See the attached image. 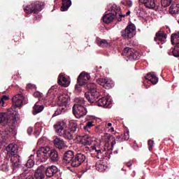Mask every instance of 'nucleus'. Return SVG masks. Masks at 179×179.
I'll use <instances>...</instances> for the list:
<instances>
[{"instance_id": "obj_1", "label": "nucleus", "mask_w": 179, "mask_h": 179, "mask_svg": "<svg viewBox=\"0 0 179 179\" xmlns=\"http://www.w3.org/2000/svg\"><path fill=\"white\" fill-rule=\"evenodd\" d=\"M86 155L83 152H78L76 155L72 150L67 151L63 157V162L66 164H71L72 167H79L82 163H85Z\"/></svg>"}, {"instance_id": "obj_2", "label": "nucleus", "mask_w": 179, "mask_h": 179, "mask_svg": "<svg viewBox=\"0 0 179 179\" xmlns=\"http://www.w3.org/2000/svg\"><path fill=\"white\" fill-rule=\"evenodd\" d=\"M7 156L11 158V163L13 169H17L21 164L20 157L17 155L19 147L17 144L10 143L6 148Z\"/></svg>"}, {"instance_id": "obj_3", "label": "nucleus", "mask_w": 179, "mask_h": 179, "mask_svg": "<svg viewBox=\"0 0 179 179\" xmlns=\"http://www.w3.org/2000/svg\"><path fill=\"white\" fill-rule=\"evenodd\" d=\"M86 101L83 98H76L75 104L73 106V113L76 118H82L87 114V108L85 104Z\"/></svg>"}, {"instance_id": "obj_4", "label": "nucleus", "mask_w": 179, "mask_h": 179, "mask_svg": "<svg viewBox=\"0 0 179 179\" xmlns=\"http://www.w3.org/2000/svg\"><path fill=\"white\" fill-rule=\"evenodd\" d=\"M87 88L88 92L85 94L87 100L89 103H94L100 96V92L97 90V85L95 83H88Z\"/></svg>"}, {"instance_id": "obj_5", "label": "nucleus", "mask_w": 179, "mask_h": 179, "mask_svg": "<svg viewBox=\"0 0 179 179\" xmlns=\"http://www.w3.org/2000/svg\"><path fill=\"white\" fill-rule=\"evenodd\" d=\"M110 12L103 17V21L108 24L111 23L115 17L121 16V8L115 4L111 6Z\"/></svg>"}, {"instance_id": "obj_6", "label": "nucleus", "mask_w": 179, "mask_h": 179, "mask_svg": "<svg viewBox=\"0 0 179 179\" xmlns=\"http://www.w3.org/2000/svg\"><path fill=\"white\" fill-rule=\"evenodd\" d=\"M44 173H45V166L41 165L37 169L33 176L24 178V173H22L18 176H14L13 179H42L45 177Z\"/></svg>"}, {"instance_id": "obj_7", "label": "nucleus", "mask_w": 179, "mask_h": 179, "mask_svg": "<svg viewBox=\"0 0 179 179\" xmlns=\"http://www.w3.org/2000/svg\"><path fill=\"white\" fill-rule=\"evenodd\" d=\"M44 7V4H43L40 1H36L32 3L29 6H27L24 10L25 13L30 14V13H38L43 10V8Z\"/></svg>"}, {"instance_id": "obj_8", "label": "nucleus", "mask_w": 179, "mask_h": 179, "mask_svg": "<svg viewBox=\"0 0 179 179\" xmlns=\"http://www.w3.org/2000/svg\"><path fill=\"white\" fill-rule=\"evenodd\" d=\"M77 128L76 124H73L70 127L64 129L60 136L68 141H72L73 139V134H75Z\"/></svg>"}, {"instance_id": "obj_9", "label": "nucleus", "mask_w": 179, "mask_h": 179, "mask_svg": "<svg viewBox=\"0 0 179 179\" xmlns=\"http://www.w3.org/2000/svg\"><path fill=\"white\" fill-rule=\"evenodd\" d=\"M171 41L172 45H175L172 54L176 58H179V33L173 34L171 36Z\"/></svg>"}, {"instance_id": "obj_10", "label": "nucleus", "mask_w": 179, "mask_h": 179, "mask_svg": "<svg viewBox=\"0 0 179 179\" xmlns=\"http://www.w3.org/2000/svg\"><path fill=\"white\" fill-rule=\"evenodd\" d=\"M136 34V28L135 24L128 25L126 29L122 31V37L124 38H132Z\"/></svg>"}, {"instance_id": "obj_11", "label": "nucleus", "mask_w": 179, "mask_h": 179, "mask_svg": "<svg viewBox=\"0 0 179 179\" xmlns=\"http://www.w3.org/2000/svg\"><path fill=\"white\" fill-rule=\"evenodd\" d=\"M13 106L22 108L23 104H27V101L24 98V96L22 94H18L14 96L12 99Z\"/></svg>"}, {"instance_id": "obj_12", "label": "nucleus", "mask_w": 179, "mask_h": 179, "mask_svg": "<svg viewBox=\"0 0 179 179\" xmlns=\"http://www.w3.org/2000/svg\"><path fill=\"white\" fill-rule=\"evenodd\" d=\"M101 141L104 143L106 148H108L110 146V141L111 148H114V145L116 143L115 138L108 134L102 136Z\"/></svg>"}, {"instance_id": "obj_13", "label": "nucleus", "mask_w": 179, "mask_h": 179, "mask_svg": "<svg viewBox=\"0 0 179 179\" xmlns=\"http://www.w3.org/2000/svg\"><path fill=\"white\" fill-rule=\"evenodd\" d=\"M77 141L81 143V145H84V146H90L92 143H93V138L87 134L84 136H78Z\"/></svg>"}, {"instance_id": "obj_14", "label": "nucleus", "mask_w": 179, "mask_h": 179, "mask_svg": "<svg viewBox=\"0 0 179 179\" xmlns=\"http://www.w3.org/2000/svg\"><path fill=\"white\" fill-rule=\"evenodd\" d=\"M123 55L125 57H127L129 59H139V57H138V52H136L135 50L130 48H126L124 49Z\"/></svg>"}, {"instance_id": "obj_15", "label": "nucleus", "mask_w": 179, "mask_h": 179, "mask_svg": "<svg viewBox=\"0 0 179 179\" xmlns=\"http://www.w3.org/2000/svg\"><path fill=\"white\" fill-rule=\"evenodd\" d=\"M58 104L60 107L64 106V107H68L69 106V96L66 94H61V91L58 95Z\"/></svg>"}, {"instance_id": "obj_16", "label": "nucleus", "mask_w": 179, "mask_h": 179, "mask_svg": "<svg viewBox=\"0 0 179 179\" xmlns=\"http://www.w3.org/2000/svg\"><path fill=\"white\" fill-rule=\"evenodd\" d=\"M167 38V34L164 33L163 31H158L155 37L154 38L155 41H156L157 44H164L166 43Z\"/></svg>"}, {"instance_id": "obj_17", "label": "nucleus", "mask_w": 179, "mask_h": 179, "mask_svg": "<svg viewBox=\"0 0 179 179\" xmlns=\"http://www.w3.org/2000/svg\"><path fill=\"white\" fill-rule=\"evenodd\" d=\"M96 82L98 85H100L105 89H111V87H114V83L111 80L106 78H98Z\"/></svg>"}, {"instance_id": "obj_18", "label": "nucleus", "mask_w": 179, "mask_h": 179, "mask_svg": "<svg viewBox=\"0 0 179 179\" xmlns=\"http://www.w3.org/2000/svg\"><path fill=\"white\" fill-rule=\"evenodd\" d=\"M90 74L83 71L79 75L77 79V82L80 85H87V80H90Z\"/></svg>"}, {"instance_id": "obj_19", "label": "nucleus", "mask_w": 179, "mask_h": 179, "mask_svg": "<svg viewBox=\"0 0 179 179\" xmlns=\"http://www.w3.org/2000/svg\"><path fill=\"white\" fill-rule=\"evenodd\" d=\"M98 106L99 107H104L108 108L111 106V99L110 96H103L98 100Z\"/></svg>"}, {"instance_id": "obj_20", "label": "nucleus", "mask_w": 179, "mask_h": 179, "mask_svg": "<svg viewBox=\"0 0 179 179\" xmlns=\"http://www.w3.org/2000/svg\"><path fill=\"white\" fill-rule=\"evenodd\" d=\"M65 127H66V124L62 121L58 122L54 125V128L57 135L61 136L62 132H64V129H65Z\"/></svg>"}, {"instance_id": "obj_21", "label": "nucleus", "mask_w": 179, "mask_h": 179, "mask_svg": "<svg viewBox=\"0 0 179 179\" xmlns=\"http://www.w3.org/2000/svg\"><path fill=\"white\" fill-rule=\"evenodd\" d=\"M59 170L56 166H50L46 169L45 173L46 174V177L51 178L54 177L57 173H58Z\"/></svg>"}, {"instance_id": "obj_22", "label": "nucleus", "mask_w": 179, "mask_h": 179, "mask_svg": "<svg viewBox=\"0 0 179 179\" xmlns=\"http://www.w3.org/2000/svg\"><path fill=\"white\" fill-rule=\"evenodd\" d=\"M53 143L57 149L61 150L66 147V143H65L64 139L61 138H55V140L53 141Z\"/></svg>"}, {"instance_id": "obj_23", "label": "nucleus", "mask_w": 179, "mask_h": 179, "mask_svg": "<svg viewBox=\"0 0 179 179\" xmlns=\"http://www.w3.org/2000/svg\"><path fill=\"white\" fill-rule=\"evenodd\" d=\"M139 3H143L145 8L148 9H153L156 8V3L155 0H138Z\"/></svg>"}, {"instance_id": "obj_24", "label": "nucleus", "mask_w": 179, "mask_h": 179, "mask_svg": "<svg viewBox=\"0 0 179 179\" xmlns=\"http://www.w3.org/2000/svg\"><path fill=\"white\" fill-rule=\"evenodd\" d=\"M57 83L64 87H68L70 85L69 80H68V79H66L62 74L59 75Z\"/></svg>"}, {"instance_id": "obj_25", "label": "nucleus", "mask_w": 179, "mask_h": 179, "mask_svg": "<svg viewBox=\"0 0 179 179\" xmlns=\"http://www.w3.org/2000/svg\"><path fill=\"white\" fill-rule=\"evenodd\" d=\"M146 80H149L151 82L152 85H156L157 82H159V78L156 76V73L155 72H151L147 74L145 77Z\"/></svg>"}, {"instance_id": "obj_26", "label": "nucleus", "mask_w": 179, "mask_h": 179, "mask_svg": "<svg viewBox=\"0 0 179 179\" xmlns=\"http://www.w3.org/2000/svg\"><path fill=\"white\" fill-rule=\"evenodd\" d=\"M16 106H12L10 108L8 109L6 114H7V116L9 117L10 115L13 119H16L17 116L19 115V113H17V110H16Z\"/></svg>"}, {"instance_id": "obj_27", "label": "nucleus", "mask_w": 179, "mask_h": 179, "mask_svg": "<svg viewBox=\"0 0 179 179\" xmlns=\"http://www.w3.org/2000/svg\"><path fill=\"white\" fill-rule=\"evenodd\" d=\"M44 110V106L40 102H36L34 106L33 115H37V114L41 113Z\"/></svg>"}, {"instance_id": "obj_28", "label": "nucleus", "mask_w": 179, "mask_h": 179, "mask_svg": "<svg viewBox=\"0 0 179 179\" xmlns=\"http://www.w3.org/2000/svg\"><path fill=\"white\" fill-rule=\"evenodd\" d=\"M49 156L50 157L51 161L53 162V163H57V162L59 160V155H58V152H57V150H51Z\"/></svg>"}, {"instance_id": "obj_29", "label": "nucleus", "mask_w": 179, "mask_h": 179, "mask_svg": "<svg viewBox=\"0 0 179 179\" xmlns=\"http://www.w3.org/2000/svg\"><path fill=\"white\" fill-rule=\"evenodd\" d=\"M71 5H72V1L71 0H63L60 10L62 12L66 11L68 9H69Z\"/></svg>"}, {"instance_id": "obj_30", "label": "nucleus", "mask_w": 179, "mask_h": 179, "mask_svg": "<svg viewBox=\"0 0 179 179\" xmlns=\"http://www.w3.org/2000/svg\"><path fill=\"white\" fill-rule=\"evenodd\" d=\"M10 120V117L8 116V113H0V124L2 125L6 124L8 121Z\"/></svg>"}, {"instance_id": "obj_31", "label": "nucleus", "mask_w": 179, "mask_h": 179, "mask_svg": "<svg viewBox=\"0 0 179 179\" xmlns=\"http://www.w3.org/2000/svg\"><path fill=\"white\" fill-rule=\"evenodd\" d=\"M179 12V3H174L169 7L171 15H176Z\"/></svg>"}, {"instance_id": "obj_32", "label": "nucleus", "mask_w": 179, "mask_h": 179, "mask_svg": "<svg viewBox=\"0 0 179 179\" xmlns=\"http://www.w3.org/2000/svg\"><path fill=\"white\" fill-rule=\"evenodd\" d=\"M48 152H50V148L48 147H41L36 152V155H46L48 156Z\"/></svg>"}, {"instance_id": "obj_33", "label": "nucleus", "mask_w": 179, "mask_h": 179, "mask_svg": "<svg viewBox=\"0 0 179 179\" xmlns=\"http://www.w3.org/2000/svg\"><path fill=\"white\" fill-rule=\"evenodd\" d=\"M96 43L99 45V47H108V45H110V43H108L106 39L97 38Z\"/></svg>"}, {"instance_id": "obj_34", "label": "nucleus", "mask_w": 179, "mask_h": 179, "mask_svg": "<svg viewBox=\"0 0 179 179\" xmlns=\"http://www.w3.org/2000/svg\"><path fill=\"white\" fill-rule=\"evenodd\" d=\"M12 133L9 129H6L4 131H1V138L3 139H8Z\"/></svg>"}, {"instance_id": "obj_35", "label": "nucleus", "mask_w": 179, "mask_h": 179, "mask_svg": "<svg viewBox=\"0 0 179 179\" xmlns=\"http://www.w3.org/2000/svg\"><path fill=\"white\" fill-rule=\"evenodd\" d=\"M136 12L137 16L139 17H143L145 16V9L142 7H138V8H136Z\"/></svg>"}, {"instance_id": "obj_36", "label": "nucleus", "mask_w": 179, "mask_h": 179, "mask_svg": "<svg viewBox=\"0 0 179 179\" xmlns=\"http://www.w3.org/2000/svg\"><path fill=\"white\" fill-rule=\"evenodd\" d=\"M36 156L38 157V162H41L42 163L47 162V159H48V155H46L45 154L43 155H42V154H36Z\"/></svg>"}, {"instance_id": "obj_37", "label": "nucleus", "mask_w": 179, "mask_h": 179, "mask_svg": "<svg viewBox=\"0 0 179 179\" xmlns=\"http://www.w3.org/2000/svg\"><path fill=\"white\" fill-rule=\"evenodd\" d=\"M30 159L27 162L26 166L28 167V169H31L33 166H34V160H33L31 158L33 157V155L30 156Z\"/></svg>"}, {"instance_id": "obj_38", "label": "nucleus", "mask_w": 179, "mask_h": 179, "mask_svg": "<svg viewBox=\"0 0 179 179\" xmlns=\"http://www.w3.org/2000/svg\"><path fill=\"white\" fill-rule=\"evenodd\" d=\"M162 5L164 8H166V6H170L171 5V2H173V0H162Z\"/></svg>"}, {"instance_id": "obj_39", "label": "nucleus", "mask_w": 179, "mask_h": 179, "mask_svg": "<svg viewBox=\"0 0 179 179\" xmlns=\"http://www.w3.org/2000/svg\"><path fill=\"white\" fill-rule=\"evenodd\" d=\"M82 86H85V85H80V83H78L75 86V92L76 93H80L82 92Z\"/></svg>"}, {"instance_id": "obj_40", "label": "nucleus", "mask_w": 179, "mask_h": 179, "mask_svg": "<svg viewBox=\"0 0 179 179\" xmlns=\"http://www.w3.org/2000/svg\"><path fill=\"white\" fill-rule=\"evenodd\" d=\"M96 169L98 171H104L106 170V169L104 168V165L100 164V163H97L96 164Z\"/></svg>"}, {"instance_id": "obj_41", "label": "nucleus", "mask_w": 179, "mask_h": 179, "mask_svg": "<svg viewBox=\"0 0 179 179\" xmlns=\"http://www.w3.org/2000/svg\"><path fill=\"white\" fill-rule=\"evenodd\" d=\"M93 127V122H87L86 125L84 126L85 131H87V132H89V129Z\"/></svg>"}, {"instance_id": "obj_42", "label": "nucleus", "mask_w": 179, "mask_h": 179, "mask_svg": "<svg viewBox=\"0 0 179 179\" xmlns=\"http://www.w3.org/2000/svg\"><path fill=\"white\" fill-rule=\"evenodd\" d=\"M62 110H64V108L59 107L57 108V110L55 112L53 117H57V115L62 114Z\"/></svg>"}, {"instance_id": "obj_43", "label": "nucleus", "mask_w": 179, "mask_h": 179, "mask_svg": "<svg viewBox=\"0 0 179 179\" xmlns=\"http://www.w3.org/2000/svg\"><path fill=\"white\" fill-rule=\"evenodd\" d=\"M153 145H155V141L152 140H149L148 141V149L150 152H152L153 149Z\"/></svg>"}, {"instance_id": "obj_44", "label": "nucleus", "mask_w": 179, "mask_h": 179, "mask_svg": "<svg viewBox=\"0 0 179 179\" xmlns=\"http://www.w3.org/2000/svg\"><path fill=\"white\" fill-rule=\"evenodd\" d=\"M125 4H126L127 6H129V8H131V6H132V5H133V3H132V1H131V0H127V1H125Z\"/></svg>"}, {"instance_id": "obj_45", "label": "nucleus", "mask_w": 179, "mask_h": 179, "mask_svg": "<svg viewBox=\"0 0 179 179\" xmlns=\"http://www.w3.org/2000/svg\"><path fill=\"white\" fill-rule=\"evenodd\" d=\"M32 133H33V127H29L27 129L28 135H31Z\"/></svg>"}, {"instance_id": "obj_46", "label": "nucleus", "mask_w": 179, "mask_h": 179, "mask_svg": "<svg viewBox=\"0 0 179 179\" xmlns=\"http://www.w3.org/2000/svg\"><path fill=\"white\" fill-rule=\"evenodd\" d=\"M88 150L90 152H96V147L94 146H91L90 148H88Z\"/></svg>"}, {"instance_id": "obj_47", "label": "nucleus", "mask_w": 179, "mask_h": 179, "mask_svg": "<svg viewBox=\"0 0 179 179\" xmlns=\"http://www.w3.org/2000/svg\"><path fill=\"white\" fill-rule=\"evenodd\" d=\"M95 152L97 155H103V152H104V150H101V149L97 150V148H96Z\"/></svg>"}, {"instance_id": "obj_48", "label": "nucleus", "mask_w": 179, "mask_h": 179, "mask_svg": "<svg viewBox=\"0 0 179 179\" xmlns=\"http://www.w3.org/2000/svg\"><path fill=\"white\" fill-rule=\"evenodd\" d=\"M41 96V93H40V92H36L34 93V97H40Z\"/></svg>"}, {"instance_id": "obj_49", "label": "nucleus", "mask_w": 179, "mask_h": 179, "mask_svg": "<svg viewBox=\"0 0 179 179\" xmlns=\"http://www.w3.org/2000/svg\"><path fill=\"white\" fill-rule=\"evenodd\" d=\"M131 14V11H128L127 13H126V15H121L120 14V15H119L120 17H125V16H129V15H130Z\"/></svg>"}, {"instance_id": "obj_50", "label": "nucleus", "mask_w": 179, "mask_h": 179, "mask_svg": "<svg viewBox=\"0 0 179 179\" xmlns=\"http://www.w3.org/2000/svg\"><path fill=\"white\" fill-rule=\"evenodd\" d=\"M43 143H44V140L43 138H40L38 141V145H43Z\"/></svg>"}, {"instance_id": "obj_51", "label": "nucleus", "mask_w": 179, "mask_h": 179, "mask_svg": "<svg viewBox=\"0 0 179 179\" xmlns=\"http://www.w3.org/2000/svg\"><path fill=\"white\" fill-rule=\"evenodd\" d=\"M124 136H126V138H124L125 141H128V139H129V132L126 133Z\"/></svg>"}, {"instance_id": "obj_52", "label": "nucleus", "mask_w": 179, "mask_h": 179, "mask_svg": "<svg viewBox=\"0 0 179 179\" xmlns=\"http://www.w3.org/2000/svg\"><path fill=\"white\" fill-rule=\"evenodd\" d=\"M34 86V85L28 84L27 85V89H33Z\"/></svg>"}, {"instance_id": "obj_53", "label": "nucleus", "mask_w": 179, "mask_h": 179, "mask_svg": "<svg viewBox=\"0 0 179 179\" xmlns=\"http://www.w3.org/2000/svg\"><path fill=\"white\" fill-rule=\"evenodd\" d=\"M2 99L4 100H9V96H6V95H3L1 98Z\"/></svg>"}, {"instance_id": "obj_54", "label": "nucleus", "mask_w": 179, "mask_h": 179, "mask_svg": "<svg viewBox=\"0 0 179 179\" xmlns=\"http://www.w3.org/2000/svg\"><path fill=\"white\" fill-rule=\"evenodd\" d=\"M106 128H110V127H113L112 123H108L107 125H106Z\"/></svg>"}, {"instance_id": "obj_55", "label": "nucleus", "mask_w": 179, "mask_h": 179, "mask_svg": "<svg viewBox=\"0 0 179 179\" xmlns=\"http://www.w3.org/2000/svg\"><path fill=\"white\" fill-rule=\"evenodd\" d=\"M54 90V87H52L48 92V93H51Z\"/></svg>"}, {"instance_id": "obj_56", "label": "nucleus", "mask_w": 179, "mask_h": 179, "mask_svg": "<svg viewBox=\"0 0 179 179\" xmlns=\"http://www.w3.org/2000/svg\"><path fill=\"white\" fill-rule=\"evenodd\" d=\"M4 103H5V102H4L3 99L1 98L0 99V104H4Z\"/></svg>"}, {"instance_id": "obj_57", "label": "nucleus", "mask_w": 179, "mask_h": 179, "mask_svg": "<svg viewBox=\"0 0 179 179\" xmlns=\"http://www.w3.org/2000/svg\"><path fill=\"white\" fill-rule=\"evenodd\" d=\"M110 132H114V127H111L110 129H109Z\"/></svg>"}, {"instance_id": "obj_58", "label": "nucleus", "mask_w": 179, "mask_h": 179, "mask_svg": "<svg viewBox=\"0 0 179 179\" xmlns=\"http://www.w3.org/2000/svg\"><path fill=\"white\" fill-rule=\"evenodd\" d=\"M127 167H131L132 164H126Z\"/></svg>"}, {"instance_id": "obj_59", "label": "nucleus", "mask_w": 179, "mask_h": 179, "mask_svg": "<svg viewBox=\"0 0 179 179\" xmlns=\"http://www.w3.org/2000/svg\"><path fill=\"white\" fill-rule=\"evenodd\" d=\"M114 153H118V151H117V150H115V151H114Z\"/></svg>"}, {"instance_id": "obj_60", "label": "nucleus", "mask_w": 179, "mask_h": 179, "mask_svg": "<svg viewBox=\"0 0 179 179\" xmlns=\"http://www.w3.org/2000/svg\"><path fill=\"white\" fill-rule=\"evenodd\" d=\"M3 166H4V167H6H6H7L6 165H3Z\"/></svg>"}, {"instance_id": "obj_61", "label": "nucleus", "mask_w": 179, "mask_h": 179, "mask_svg": "<svg viewBox=\"0 0 179 179\" xmlns=\"http://www.w3.org/2000/svg\"><path fill=\"white\" fill-rule=\"evenodd\" d=\"M55 2H57V0H55Z\"/></svg>"}, {"instance_id": "obj_62", "label": "nucleus", "mask_w": 179, "mask_h": 179, "mask_svg": "<svg viewBox=\"0 0 179 179\" xmlns=\"http://www.w3.org/2000/svg\"><path fill=\"white\" fill-rule=\"evenodd\" d=\"M42 179H44V178H42Z\"/></svg>"}]
</instances>
